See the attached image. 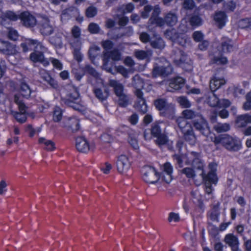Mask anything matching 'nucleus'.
<instances>
[{
    "label": "nucleus",
    "instance_id": "nucleus-1",
    "mask_svg": "<svg viewBox=\"0 0 251 251\" xmlns=\"http://www.w3.org/2000/svg\"><path fill=\"white\" fill-rule=\"evenodd\" d=\"M160 12L159 7L156 5L153 9L151 18L149 20V26L150 29H151L152 25L161 26L165 24L170 26H173L176 25L178 19L175 13L169 12L167 13L164 17V19L158 17V15Z\"/></svg>",
    "mask_w": 251,
    "mask_h": 251
},
{
    "label": "nucleus",
    "instance_id": "nucleus-2",
    "mask_svg": "<svg viewBox=\"0 0 251 251\" xmlns=\"http://www.w3.org/2000/svg\"><path fill=\"white\" fill-rule=\"evenodd\" d=\"M213 142L215 145L221 144L231 151H237L242 147L241 142L238 137L227 134L215 137Z\"/></svg>",
    "mask_w": 251,
    "mask_h": 251
},
{
    "label": "nucleus",
    "instance_id": "nucleus-3",
    "mask_svg": "<svg viewBox=\"0 0 251 251\" xmlns=\"http://www.w3.org/2000/svg\"><path fill=\"white\" fill-rule=\"evenodd\" d=\"M60 100L61 104L72 107L76 110L81 111L84 109L79 95H63L61 97Z\"/></svg>",
    "mask_w": 251,
    "mask_h": 251
},
{
    "label": "nucleus",
    "instance_id": "nucleus-4",
    "mask_svg": "<svg viewBox=\"0 0 251 251\" xmlns=\"http://www.w3.org/2000/svg\"><path fill=\"white\" fill-rule=\"evenodd\" d=\"M142 177L147 183L154 184L158 181L160 175L155 168L151 166H144L142 169Z\"/></svg>",
    "mask_w": 251,
    "mask_h": 251
},
{
    "label": "nucleus",
    "instance_id": "nucleus-5",
    "mask_svg": "<svg viewBox=\"0 0 251 251\" xmlns=\"http://www.w3.org/2000/svg\"><path fill=\"white\" fill-rule=\"evenodd\" d=\"M165 35L166 38L181 46H186L190 43V40L186 35L178 34L174 29L167 30L165 33Z\"/></svg>",
    "mask_w": 251,
    "mask_h": 251
},
{
    "label": "nucleus",
    "instance_id": "nucleus-6",
    "mask_svg": "<svg viewBox=\"0 0 251 251\" xmlns=\"http://www.w3.org/2000/svg\"><path fill=\"white\" fill-rule=\"evenodd\" d=\"M131 162L126 155H121L117 158L116 167L118 172L122 174L127 175L130 169Z\"/></svg>",
    "mask_w": 251,
    "mask_h": 251
},
{
    "label": "nucleus",
    "instance_id": "nucleus-7",
    "mask_svg": "<svg viewBox=\"0 0 251 251\" xmlns=\"http://www.w3.org/2000/svg\"><path fill=\"white\" fill-rule=\"evenodd\" d=\"M72 18H75L77 21L80 22L83 21V17L80 16L78 9L75 7H70L62 11L60 18L62 22L65 23Z\"/></svg>",
    "mask_w": 251,
    "mask_h": 251
},
{
    "label": "nucleus",
    "instance_id": "nucleus-8",
    "mask_svg": "<svg viewBox=\"0 0 251 251\" xmlns=\"http://www.w3.org/2000/svg\"><path fill=\"white\" fill-rule=\"evenodd\" d=\"M21 46L24 52L28 51L29 50L32 49L36 50H37L38 49L45 50L44 46L41 42L31 39H25L21 43Z\"/></svg>",
    "mask_w": 251,
    "mask_h": 251
},
{
    "label": "nucleus",
    "instance_id": "nucleus-9",
    "mask_svg": "<svg viewBox=\"0 0 251 251\" xmlns=\"http://www.w3.org/2000/svg\"><path fill=\"white\" fill-rule=\"evenodd\" d=\"M61 126L72 132H75L79 129V121L76 117L64 118Z\"/></svg>",
    "mask_w": 251,
    "mask_h": 251
},
{
    "label": "nucleus",
    "instance_id": "nucleus-10",
    "mask_svg": "<svg viewBox=\"0 0 251 251\" xmlns=\"http://www.w3.org/2000/svg\"><path fill=\"white\" fill-rule=\"evenodd\" d=\"M45 50L38 49L37 50H34V51L30 55L31 60L34 62H40L44 66H48L50 64V61L44 57V53L47 51V48L44 46Z\"/></svg>",
    "mask_w": 251,
    "mask_h": 251
},
{
    "label": "nucleus",
    "instance_id": "nucleus-11",
    "mask_svg": "<svg viewBox=\"0 0 251 251\" xmlns=\"http://www.w3.org/2000/svg\"><path fill=\"white\" fill-rule=\"evenodd\" d=\"M188 162L186 164L191 163L194 169L203 171V164L200 158L199 153L191 151L187 154Z\"/></svg>",
    "mask_w": 251,
    "mask_h": 251
},
{
    "label": "nucleus",
    "instance_id": "nucleus-12",
    "mask_svg": "<svg viewBox=\"0 0 251 251\" xmlns=\"http://www.w3.org/2000/svg\"><path fill=\"white\" fill-rule=\"evenodd\" d=\"M109 57L114 61H118L121 59V53L117 50H114L110 52H105L104 53L103 68L107 72L111 73L112 68L107 66L108 58Z\"/></svg>",
    "mask_w": 251,
    "mask_h": 251
},
{
    "label": "nucleus",
    "instance_id": "nucleus-13",
    "mask_svg": "<svg viewBox=\"0 0 251 251\" xmlns=\"http://www.w3.org/2000/svg\"><path fill=\"white\" fill-rule=\"evenodd\" d=\"M199 118V120L193 121V126L195 129L199 130L201 134L205 136H208L210 133L208 124L201 116Z\"/></svg>",
    "mask_w": 251,
    "mask_h": 251
},
{
    "label": "nucleus",
    "instance_id": "nucleus-14",
    "mask_svg": "<svg viewBox=\"0 0 251 251\" xmlns=\"http://www.w3.org/2000/svg\"><path fill=\"white\" fill-rule=\"evenodd\" d=\"M165 63L163 66L155 67L153 70V75L155 77L158 76H166L172 73V68L170 65V63L164 60Z\"/></svg>",
    "mask_w": 251,
    "mask_h": 251
},
{
    "label": "nucleus",
    "instance_id": "nucleus-15",
    "mask_svg": "<svg viewBox=\"0 0 251 251\" xmlns=\"http://www.w3.org/2000/svg\"><path fill=\"white\" fill-rule=\"evenodd\" d=\"M75 147L76 149L81 152L86 153L90 150H93V145H90L87 140L83 137L76 138L75 140Z\"/></svg>",
    "mask_w": 251,
    "mask_h": 251
},
{
    "label": "nucleus",
    "instance_id": "nucleus-16",
    "mask_svg": "<svg viewBox=\"0 0 251 251\" xmlns=\"http://www.w3.org/2000/svg\"><path fill=\"white\" fill-rule=\"evenodd\" d=\"M40 29L42 34L49 35L53 32L54 26L48 18H43L40 22Z\"/></svg>",
    "mask_w": 251,
    "mask_h": 251
},
{
    "label": "nucleus",
    "instance_id": "nucleus-17",
    "mask_svg": "<svg viewBox=\"0 0 251 251\" xmlns=\"http://www.w3.org/2000/svg\"><path fill=\"white\" fill-rule=\"evenodd\" d=\"M19 19L25 26L32 27L36 23L35 18L28 12L21 13L19 15Z\"/></svg>",
    "mask_w": 251,
    "mask_h": 251
},
{
    "label": "nucleus",
    "instance_id": "nucleus-18",
    "mask_svg": "<svg viewBox=\"0 0 251 251\" xmlns=\"http://www.w3.org/2000/svg\"><path fill=\"white\" fill-rule=\"evenodd\" d=\"M185 81V79L180 76H177L170 79L169 87L167 88L168 91L174 92L175 90L181 89L184 85Z\"/></svg>",
    "mask_w": 251,
    "mask_h": 251
},
{
    "label": "nucleus",
    "instance_id": "nucleus-19",
    "mask_svg": "<svg viewBox=\"0 0 251 251\" xmlns=\"http://www.w3.org/2000/svg\"><path fill=\"white\" fill-rule=\"evenodd\" d=\"M224 241L230 248L231 250L239 246L240 242L238 237L232 233L226 234Z\"/></svg>",
    "mask_w": 251,
    "mask_h": 251
},
{
    "label": "nucleus",
    "instance_id": "nucleus-20",
    "mask_svg": "<svg viewBox=\"0 0 251 251\" xmlns=\"http://www.w3.org/2000/svg\"><path fill=\"white\" fill-rule=\"evenodd\" d=\"M19 18V16L12 11L0 12V23L2 25H5L8 21H15Z\"/></svg>",
    "mask_w": 251,
    "mask_h": 251
},
{
    "label": "nucleus",
    "instance_id": "nucleus-21",
    "mask_svg": "<svg viewBox=\"0 0 251 251\" xmlns=\"http://www.w3.org/2000/svg\"><path fill=\"white\" fill-rule=\"evenodd\" d=\"M214 20L219 28H222L226 25L227 17L224 12L219 11L216 12L214 15Z\"/></svg>",
    "mask_w": 251,
    "mask_h": 251
},
{
    "label": "nucleus",
    "instance_id": "nucleus-22",
    "mask_svg": "<svg viewBox=\"0 0 251 251\" xmlns=\"http://www.w3.org/2000/svg\"><path fill=\"white\" fill-rule=\"evenodd\" d=\"M235 124L238 127H246L248 124H251V115L246 113L238 116Z\"/></svg>",
    "mask_w": 251,
    "mask_h": 251
},
{
    "label": "nucleus",
    "instance_id": "nucleus-23",
    "mask_svg": "<svg viewBox=\"0 0 251 251\" xmlns=\"http://www.w3.org/2000/svg\"><path fill=\"white\" fill-rule=\"evenodd\" d=\"M137 99L134 104V107L139 111L144 114L147 111V105L143 95H136Z\"/></svg>",
    "mask_w": 251,
    "mask_h": 251
},
{
    "label": "nucleus",
    "instance_id": "nucleus-24",
    "mask_svg": "<svg viewBox=\"0 0 251 251\" xmlns=\"http://www.w3.org/2000/svg\"><path fill=\"white\" fill-rule=\"evenodd\" d=\"M225 83V80L223 78L214 76L210 81V88L211 91L212 92L216 91Z\"/></svg>",
    "mask_w": 251,
    "mask_h": 251
},
{
    "label": "nucleus",
    "instance_id": "nucleus-25",
    "mask_svg": "<svg viewBox=\"0 0 251 251\" xmlns=\"http://www.w3.org/2000/svg\"><path fill=\"white\" fill-rule=\"evenodd\" d=\"M200 175L202 176L203 180L205 181V183L215 184L217 182L218 178L214 170L209 171L207 175H205L203 171H202Z\"/></svg>",
    "mask_w": 251,
    "mask_h": 251
},
{
    "label": "nucleus",
    "instance_id": "nucleus-26",
    "mask_svg": "<svg viewBox=\"0 0 251 251\" xmlns=\"http://www.w3.org/2000/svg\"><path fill=\"white\" fill-rule=\"evenodd\" d=\"M176 122L182 133L188 131V130L193 128L191 125L188 122L187 120L182 117H179L177 118Z\"/></svg>",
    "mask_w": 251,
    "mask_h": 251
},
{
    "label": "nucleus",
    "instance_id": "nucleus-27",
    "mask_svg": "<svg viewBox=\"0 0 251 251\" xmlns=\"http://www.w3.org/2000/svg\"><path fill=\"white\" fill-rule=\"evenodd\" d=\"M40 74L41 77L51 87L53 88L57 87V82L51 77L49 73L47 71L42 70L40 72Z\"/></svg>",
    "mask_w": 251,
    "mask_h": 251
},
{
    "label": "nucleus",
    "instance_id": "nucleus-28",
    "mask_svg": "<svg viewBox=\"0 0 251 251\" xmlns=\"http://www.w3.org/2000/svg\"><path fill=\"white\" fill-rule=\"evenodd\" d=\"M184 140L190 145L195 144L197 138L194 134L193 128L182 133Z\"/></svg>",
    "mask_w": 251,
    "mask_h": 251
},
{
    "label": "nucleus",
    "instance_id": "nucleus-29",
    "mask_svg": "<svg viewBox=\"0 0 251 251\" xmlns=\"http://www.w3.org/2000/svg\"><path fill=\"white\" fill-rule=\"evenodd\" d=\"M163 115L169 119H173L175 113V106L173 103H168L163 109Z\"/></svg>",
    "mask_w": 251,
    "mask_h": 251
},
{
    "label": "nucleus",
    "instance_id": "nucleus-30",
    "mask_svg": "<svg viewBox=\"0 0 251 251\" xmlns=\"http://www.w3.org/2000/svg\"><path fill=\"white\" fill-rule=\"evenodd\" d=\"M219 208L218 205H214L212 209L208 213L210 219L216 222H219L220 216Z\"/></svg>",
    "mask_w": 251,
    "mask_h": 251
},
{
    "label": "nucleus",
    "instance_id": "nucleus-31",
    "mask_svg": "<svg viewBox=\"0 0 251 251\" xmlns=\"http://www.w3.org/2000/svg\"><path fill=\"white\" fill-rule=\"evenodd\" d=\"M109 85L113 87L115 94H123L124 92V86L115 80H110Z\"/></svg>",
    "mask_w": 251,
    "mask_h": 251
},
{
    "label": "nucleus",
    "instance_id": "nucleus-32",
    "mask_svg": "<svg viewBox=\"0 0 251 251\" xmlns=\"http://www.w3.org/2000/svg\"><path fill=\"white\" fill-rule=\"evenodd\" d=\"M134 130L125 125L119 126L115 130L117 135L120 136L121 134H125L128 135H132L133 134Z\"/></svg>",
    "mask_w": 251,
    "mask_h": 251
},
{
    "label": "nucleus",
    "instance_id": "nucleus-33",
    "mask_svg": "<svg viewBox=\"0 0 251 251\" xmlns=\"http://www.w3.org/2000/svg\"><path fill=\"white\" fill-rule=\"evenodd\" d=\"M230 126L227 123H218L214 126V130L218 133L225 132L229 130Z\"/></svg>",
    "mask_w": 251,
    "mask_h": 251
},
{
    "label": "nucleus",
    "instance_id": "nucleus-34",
    "mask_svg": "<svg viewBox=\"0 0 251 251\" xmlns=\"http://www.w3.org/2000/svg\"><path fill=\"white\" fill-rule=\"evenodd\" d=\"M222 50L224 52H231L233 50V43L228 38H225L222 44Z\"/></svg>",
    "mask_w": 251,
    "mask_h": 251
},
{
    "label": "nucleus",
    "instance_id": "nucleus-35",
    "mask_svg": "<svg viewBox=\"0 0 251 251\" xmlns=\"http://www.w3.org/2000/svg\"><path fill=\"white\" fill-rule=\"evenodd\" d=\"M39 143L44 144V148L48 151H51L55 149L54 143L51 140H47L43 137L39 139Z\"/></svg>",
    "mask_w": 251,
    "mask_h": 251
},
{
    "label": "nucleus",
    "instance_id": "nucleus-36",
    "mask_svg": "<svg viewBox=\"0 0 251 251\" xmlns=\"http://www.w3.org/2000/svg\"><path fill=\"white\" fill-rule=\"evenodd\" d=\"M151 46L155 49H162L165 47V44L163 40L159 36H156L154 39L151 41Z\"/></svg>",
    "mask_w": 251,
    "mask_h": 251
},
{
    "label": "nucleus",
    "instance_id": "nucleus-37",
    "mask_svg": "<svg viewBox=\"0 0 251 251\" xmlns=\"http://www.w3.org/2000/svg\"><path fill=\"white\" fill-rule=\"evenodd\" d=\"M182 115L183 117L186 120L187 119H193L195 118L201 117L200 115L198 113L195 112L194 111L190 109H186L182 111Z\"/></svg>",
    "mask_w": 251,
    "mask_h": 251
},
{
    "label": "nucleus",
    "instance_id": "nucleus-38",
    "mask_svg": "<svg viewBox=\"0 0 251 251\" xmlns=\"http://www.w3.org/2000/svg\"><path fill=\"white\" fill-rule=\"evenodd\" d=\"M151 134L154 137H157L163 134L159 123L155 122L151 125Z\"/></svg>",
    "mask_w": 251,
    "mask_h": 251
},
{
    "label": "nucleus",
    "instance_id": "nucleus-39",
    "mask_svg": "<svg viewBox=\"0 0 251 251\" xmlns=\"http://www.w3.org/2000/svg\"><path fill=\"white\" fill-rule=\"evenodd\" d=\"M115 100L118 104L122 107H126L129 103V100L127 95H116Z\"/></svg>",
    "mask_w": 251,
    "mask_h": 251
},
{
    "label": "nucleus",
    "instance_id": "nucleus-40",
    "mask_svg": "<svg viewBox=\"0 0 251 251\" xmlns=\"http://www.w3.org/2000/svg\"><path fill=\"white\" fill-rule=\"evenodd\" d=\"M62 117V110L59 106L54 108L53 114V120L55 122L60 121Z\"/></svg>",
    "mask_w": 251,
    "mask_h": 251
},
{
    "label": "nucleus",
    "instance_id": "nucleus-41",
    "mask_svg": "<svg viewBox=\"0 0 251 251\" xmlns=\"http://www.w3.org/2000/svg\"><path fill=\"white\" fill-rule=\"evenodd\" d=\"M211 61L213 63L217 64H225L227 62L226 57H224L221 55H215L211 58Z\"/></svg>",
    "mask_w": 251,
    "mask_h": 251
},
{
    "label": "nucleus",
    "instance_id": "nucleus-42",
    "mask_svg": "<svg viewBox=\"0 0 251 251\" xmlns=\"http://www.w3.org/2000/svg\"><path fill=\"white\" fill-rule=\"evenodd\" d=\"M180 172L188 178H193L196 176L195 172L192 168L186 167L181 170Z\"/></svg>",
    "mask_w": 251,
    "mask_h": 251
},
{
    "label": "nucleus",
    "instance_id": "nucleus-43",
    "mask_svg": "<svg viewBox=\"0 0 251 251\" xmlns=\"http://www.w3.org/2000/svg\"><path fill=\"white\" fill-rule=\"evenodd\" d=\"M219 101L217 95H209L207 99V103L211 107L218 106Z\"/></svg>",
    "mask_w": 251,
    "mask_h": 251
},
{
    "label": "nucleus",
    "instance_id": "nucleus-44",
    "mask_svg": "<svg viewBox=\"0 0 251 251\" xmlns=\"http://www.w3.org/2000/svg\"><path fill=\"white\" fill-rule=\"evenodd\" d=\"M167 104L166 100L163 99H157L154 101L155 107L160 111L163 110Z\"/></svg>",
    "mask_w": 251,
    "mask_h": 251
},
{
    "label": "nucleus",
    "instance_id": "nucleus-45",
    "mask_svg": "<svg viewBox=\"0 0 251 251\" xmlns=\"http://www.w3.org/2000/svg\"><path fill=\"white\" fill-rule=\"evenodd\" d=\"M100 48L98 46H94L90 48L89 53L92 61L100 54Z\"/></svg>",
    "mask_w": 251,
    "mask_h": 251
},
{
    "label": "nucleus",
    "instance_id": "nucleus-46",
    "mask_svg": "<svg viewBox=\"0 0 251 251\" xmlns=\"http://www.w3.org/2000/svg\"><path fill=\"white\" fill-rule=\"evenodd\" d=\"M177 100L180 105L183 108H188L191 106L190 102L185 96L179 97Z\"/></svg>",
    "mask_w": 251,
    "mask_h": 251
},
{
    "label": "nucleus",
    "instance_id": "nucleus-47",
    "mask_svg": "<svg viewBox=\"0 0 251 251\" xmlns=\"http://www.w3.org/2000/svg\"><path fill=\"white\" fill-rule=\"evenodd\" d=\"M155 137L156 138L155 143L159 147L165 145L168 141L167 136L163 133Z\"/></svg>",
    "mask_w": 251,
    "mask_h": 251
},
{
    "label": "nucleus",
    "instance_id": "nucleus-48",
    "mask_svg": "<svg viewBox=\"0 0 251 251\" xmlns=\"http://www.w3.org/2000/svg\"><path fill=\"white\" fill-rule=\"evenodd\" d=\"M150 54V52L144 50H136L134 51L135 56L140 60H143L146 58Z\"/></svg>",
    "mask_w": 251,
    "mask_h": 251
},
{
    "label": "nucleus",
    "instance_id": "nucleus-49",
    "mask_svg": "<svg viewBox=\"0 0 251 251\" xmlns=\"http://www.w3.org/2000/svg\"><path fill=\"white\" fill-rule=\"evenodd\" d=\"M14 100L15 102L18 105L20 113H23L25 114V104L19 100V95H14Z\"/></svg>",
    "mask_w": 251,
    "mask_h": 251
},
{
    "label": "nucleus",
    "instance_id": "nucleus-50",
    "mask_svg": "<svg viewBox=\"0 0 251 251\" xmlns=\"http://www.w3.org/2000/svg\"><path fill=\"white\" fill-rule=\"evenodd\" d=\"M238 25L241 28H251V18H246L240 20Z\"/></svg>",
    "mask_w": 251,
    "mask_h": 251
},
{
    "label": "nucleus",
    "instance_id": "nucleus-51",
    "mask_svg": "<svg viewBox=\"0 0 251 251\" xmlns=\"http://www.w3.org/2000/svg\"><path fill=\"white\" fill-rule=\"evenodd\" d=\"M128 137L129 143L134 149H137L138 148V144L135 137V131H133V134L132 135H128Z\"/></svg>",
    "mask_w": 251,
    "mask_h": 251
},
{
    "label": "nucleus",
    "instance_id": "nucleus-52",
    "mask_svg": "<svg viewBox=\"0 0 251 251\" xmlns=\"http://www.w3.org/2000/svg\"><path fill=\"white\" fill-rule=\"evenodd\" d=\"M4 54L8 55H12L17 52V49L16 46L10 43H8L6 46Z\"/></svg>",
    "mask_w": 251,
    "mask_h": 251
},
{
    "label": "nucleus",
    "instance_id": "nucleus-53",
    "mask_svg": "<svg viewBox=\"0 0 251 251\" xmlns=\"http://www.w3.org/2000/svg\"><path fill=\"white\" fill-rule=\"evenodd\" d=\"M191 196L193 201L197 204H200L201 203V198L199 193L196 191L191 192Z\"/></svg>",
    "mask_w": 251,
    "mask_h": 251
},
{
    "label": "nucleus",
    "instance_id": "nucleus-54",
    "mask_svg": "<svg viewBox=\"0 0 251 251\" xmlns=\"http://www.w3.org/2000/svg\"><path fill=\"white\" fill-rule=\"evenodd\" d=\"M50 42L52 44L56 46H60L62 45V36L61 35H56L52 37L50 39Z\"/></svg>",
    "mask_w": 251,
    "mask_h": 251
},
{
    "label": "nucleus",
    "instance_id": "nucleus-55",
    "mask_svg": "<svg viewBox=\"0 0 251 251\" xmlns=\"http://www.w3.org/2000/svg\"><path fill=\"white\" fill-rule=\"evenodd\" d=\"M16 120L20 123H24L26 121V117L25 114L19 112H15L13 114Z\"/></svg>",
    "mask_w": 251,
    "mask_h": 251
},
{
    "label": "nucleus",
    "instance_id": "nucleus-56",
    "mask_svg": "<svg viewBox=\"0 0 251 251\" xmlns=\"http://www.w3.org/2000/svg\"><path fill=\"white\" fill-rule=\"evenodd\" d=\"M70 44L74 50H80L81 42L79 38H74L71 41Z\"/></svg>",
    "mask_w": 251,
    "mask_h": 251
},
{
    "label": "nucleus",
    "instance_id": "nucleus-57",
    "mask_svg": "<svg viewBox=\"0 0 251 251\" xmlns=\"http://www.w3.org/2000/svg\"><path fill=\"white\" fill-rule=\"evenodd\" d=\"M184 156L183 153H176L173 155L174 159L176 161V163L178 165L179 167L181 168L183 164V157Z\"/></svg>",
    "mask_w": 251,
    "mask_h": 251
},
{
    "label": "nucleus",
    "instance_id": "nucleus-58",
    "mask_svg": "<svg viewBox=\"0 0 251 251\" xmlns=\"http://www.w3.org/2000/svg\"><path fill=\"white\" fill-rule=\"evenodd\" d=\"M236 6V3L232 0L225 3L224 5L225 9L227 11H233L235 9Z\"/></svg>",
    "mask_w": 251,
    "mask_h": 251
},
{
    "label": "nucleus",
    "instance_id": "nucleus-59",
    "mask_svg": "<svg viewBox=\"0 0 251 251\" xmlns=\"http://www.w3.org/2000/svg\"><path fill=\"white\" fill-rule=\"evenodd\" d=\"M97 9L93 6L89 7L86 10V15L89 18L94 17L97 14Z\"/></svg>",
    "mask_w": 251,
    "mask_h": 251
},
{
    "label": "nucleus",
    "instance_id": "nucleus-60",
    "mask_svg": "<svg viewBox=\"0 0 251 251\" xmlns=\"http://www.w3.org/2000/svg\"><path fill=\"white\" fill-rule=\"evenodd\" d=\"M173 170V168L171 164L169 162H166L163 165L162 174H172Z\"/></svg>",
    "mask_w": 251,
    "mask_h": 251
},
{
    "label": "nucleus",
    "instance_id": "nucleus-61",
    "mask_svg": "<svg viewBox=\"0 0 251 251\" xmlns=\"http://www.w3.org/2000/svg\"><path fill=\"white\" fill-rule=\"evenodd\" d=\"M246 101L243 104V109L248 111L251 110V95H246Z\"/></svg>",
    "mask_w": 251,
    "mask_h": 251
},
{
    "label": "nucleus",
    "instance_id": "nucleus-62",
    "mask_svg": "<svg viewBox=\"0 0 251 251\" xmlns=\"http://www.w3.org/2000/svg\"><path fill=\"white\" fill-rule=\"evenodd\" d=\"M191 25L192 26H199L201 25V19L197 16H193L190 21Z\"/></svg>",
    "mask_w": 251,
    "mask_h": 251
},
{
    "label": "nucleus",
    "instance_id": "nucleus-63",
    "mask_svg": "<svg viewBox=\"0 0 251 251\" xmlns=\"http://www.w3.org/2000/svg\"><path fill=\"white\" fill-rule=\"evenodd\" d=\"M50 61L52 64L53 67H55L56 69L59 70H60L62 69V64L59 60L53 58H50Z\"/></svg>",
    "mask_w": 251,
    "mask_h": 251
},
{
    "label": "nucleus",
    "instance_id": "nucleus-64",
    "mask_svg": "<svg viewBox=\"0 0 251 251\" xmlns=\"http://www.w3.org/2000/svg\"><path fill=\"white\" fill-rule=\"evenodd\" d=\"M244 247L246 251H251V239H247L246 236L243 237Z\"/></svg>",
    "mask_w": 251,
    "mask_h": 251
}]
</instances>
